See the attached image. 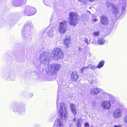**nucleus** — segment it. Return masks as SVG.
<instances>
[{"mask_svg": "<svg viewBox=\"0 0 127 127\" xmlns=\"http://www.w3.org/2000/svg\"><path fill=\"white\" fill-rule=\"evenodd\" d=\"M25 0H13L12 3L15 6H20L23 4Z\"/></svg>", "mask_w": 127, "mask_h": 127, "instance_id": "15", "label": "nucleus"}, {"mask_svg": "<svg viewBox=\"0 0 127 127\" xmlns=\"http://www.w3.org/2000/svg\"><path fill=\"white\" fill-rule=\"evenodd\" d=\"M25 112V107L21 105L20 107V111L18 113L21 114L22 115H24Z\"/></svg>", "mask_w": 127, "mask_h": 127, "instance_id": "22", "label": "nucleus"}, {"mask_svg": "<svg viewBox=\"0 0 127 127\" xmlns=\"http://www.w3.org/2000/svg\"><path fill=\"white\" fill-rule=\"evenodd\" d=\"M67 22L65 21H62L60 23L58 29V32L61 34L64 33L67 30Z\"/></svg>", "mask_w": 127, "mask_h": 127, "instance_id": "9", "label": "nucleus"}, {"mask_svg": "<svg viewBox=\"0 0 127 127\" xmlns=\"http://www.w3.org/2000/svg\"><path fill=\"white\" fill-rule=\"evenodd\" d=\"M32 25L27 23L24 26L22 31V36L25 41H30L32 39Z\"/></svg>", "mask_w": 127, "mask_h": 127, "instance_id": "3", "label": "nucleus"}, {"mask_svg": "<svg viewBox=\"0 0 127 127\" xmlns=\"http://www.w3.org/2000/svg\"><path fill=\"white\" fill-rule=\"evenodd\" d=\"M53 127H64L62 120L60 119L56 120Z\"/></svg>", "mask_w": 127, "mask_h": 127, "instance_id": "17", "label": "nucleus"}, {"mask_svg": "<svg viewBox=\"0 0 127 127\" xmlns=\"http://www.w3.org/2000/svg\"><path fill=\"white\" fill-rule=\"evenodd\" d=\"M104 64V61L102 60L100 61L96 67L97 68L100 69L102 68Z\"/></svg>", "mask_w": 127, "mask_h": 127, "instance_id": "23", "label": "nucleus"}, {"mask_svg": "<svg viewBox=\"0 0 127 127\" xmlns=\"http://www.w3.org/2000/svg\"><path fill=\"white\" fill-rule=\"evenodd\" d=\"M47 80L48 81H51V80H52V79H47Z\"/></svg>", "mask_w": 127, "mask_h": 127, "instance_id": "41", "label": "nucleus"}, {"mask_svg": "<svg viewBox=\"0 0 127 127\" xmlns=\"http://www.w3.org/2000/svg\"><path fill=\"white\" fill-rule=\"evenodd\" d=\"M37 70L39 71L40 69V65L39 64H35Z\"/></svg>", "mask_w": 127, "mask_h": 127, "instance_id": "31", "label": "nucleus"}, {"mask_svg": "<svg viewBox=\"0 0 127 127\" xmlns=\"http://www.w3.org/2000/svg\"><path fill=\"white\" fill-rule=\"evenodd\" d=\"M70 107L73 114L76 115L77 114V111L76 109V106L74 104H70Z\"/></svg>", "mask_w": 127, "mask_h": 127, "instance_id": "21", "label": "nucleus"}, {"mask_svg": "<svg viewBox=\"0 0 127 127\" xmlns=\"http://www.w3.org/2000/svg\"><path fill=\"white\" fill-rule=\"evenodd\" d=\"M111 103L109 101L104 100L101 103V106L105 110H109L111 106Z\"/></svg>", "mask_w": 127, "mask_h": 127, "instance_id": "11", "label": "nucleus"}, {"mask_svg": "<svg viewBox=\"0 0 127 127\" xmlns=\"http://www.w3.org/2000/svg\"><path fill=\"white\" fill-rule=\"evenodd\" d=\"M68 22L70 26H75L78 23V17L79 15L78 14L75 12H71L68 15Z\"/></svg>", "mask_w": 127, "mask_h": 127, "instance_id": "5", "label": "nucleus"}, {"mask_svg": "<svg viewBox=\"0 0 127 127\" xmlns=\"http://www.w3.org/2000/svg\"><path fill=\"white\" fill-rule=\"evenodd\" d=\"M108 93H107L106 92H102V94L104 95V96L107 97L108 95Z\"/></svg>", "mask_w": 127, "mask_h": 127, "instance_id": "33", "label": "nucleus"}, {"mask_svg": "<svg viewBox=\"0 0 127 127\" xmlns=\"http://www.w3.org/2000/svg\"><path fill=\"white\" fill-rule=\"evenodd\" d=\"M88 68V65L87 66H84V67L82 68L81 69V71L82 73L84 70L87 69Z\"/></svg>", "mask_w": 127, "mask_h": 127, "instance_id": "30", "label": "nucleus"}, {"mask_svg": "<svg viewBox=\"0 0 127 127\" xmlns=\"http://www.w3.org/2000/svg\"><path fill=\"white\" fill-rule=\"evenodd\" d=\"M98 43L100 44L103 45L105 43V40L102 38H99L97 40Z\"/></svg>", "mask_w": 127, "mask_h": 127, "instance_id": "24", "label": "nucleus"}, {"mask_svg": "<svg viewBox=\"0 0 127 127\" xmlns=\"http://www.w3.org/2000/svg\"><path fill=\"white\" fill-rule=\"evenodd\" d=\"M99 31H95L93 32V35L94 36L97 37L99 35Z\"/></svg>", "mask_w": 127, "mask_h": 127, "instance_id": "28", "label": "nucleus"}, {"mask_svg": "<svg viewBox=\"0 0 127 127\" xmlns=\"http://www.w3.org/2000/svg\"><path fill=\"white\" fill-rule=\"evenodd\" d=\"M122 116L121 110L119 109H116L113 113V116L115 118H118L121 117Z\"/></svg>", "mask_w": 127, "mask_h": 127, "instance_id": "13", "label": "nucleus"}, {"mask_svg": "<svg viewBox=\"0 0 127 127\" xmlns=\"http://www.w3.org/2000/svg\"><path fill=\"white\" fill-rule=\"evenodd\" d=\"M3 78L7 81H14L16 79L15 74L13 72L8 73Z\"/></svg>", "mask_w": 127, "mask_h": 127, "instance_id": "10", "label": "nucleus"}, {"mask_svg": "<svg viewBox=\"0 0 127 127\" xmlns=\"http://www.w3.org/2000/svg\"><path fill=\"white\" fill-rule=\"evenodd\" d=\"M121 9L117 7L116 5L112 4L111 5V11L113 14L116 17L120 15L121 14L125 13L126 10V2L125 0H122L120 2Z\"/></svg>", "mask_w": 127, "mask_h": 127, "instance_id": "2", "label": "nucleus"}, {"mask_svg": "<svg viewBox=\"0 0 127 127\" xmlns=\"http://www.w3.org/2000/svg\"><path fill=\"white\" fill-rule=\"evenodd\" d=\"M102 91V89L99 88H93L91 90V94L94 95H96Z\"/></svg>", "mask_w": 127, "mask_h": 127, "instance_id": "16", "label": "nucleus"}, {"mask_svg": "<svg viewBox=\"0 0 127 127\" xmlns=\"http://www.w3.org/2000/svg\"><path fill=\"white\" fill-rule=\"evenodd\" d=\"M75 119H76L75 118V117L74 118L73 120V121H75Z\"/></svg>", "mask_w": 127, "mask_h": 127, "instance_id": "40", "label": "nucleus"}, {"mask_svg": "<svg viewBox=\"0 0 127 127\" xmlns=\"http://www.w3.org/2000/svg\"><path fill=\"white\" fill-rule=\"evenodd\" d=\"M44 32H46L48 34V37L50 38H52L53 37L54 29L50 26H49L47 27Z\"/></svg>", "mask_w": 127, "mask_h": 127, "instance_id": "12", "label": "nucleus"}, {"mask_svg": "<svg viewBox=\"0 0 127 127\" xmlns=\"http://www.w3.org/2000/svg\"><path fill=\"white\" fill-rule=\"evenodd\" d=\"M64 54L62 50L60 48L54 49L51 53V57L54 60L58 61L63 58Z\"/></svg>", "mask_w": 127, "mask_h": 127, "instance_id": "6", "label": "nucleus"}, {"mask_svg": "<svg viewBox=\"0 0 127 127\" xmlns=\"http://www.w3.org/2000/svg\"><path fill=\"white\" fill-rule=\"evenodd\" d=\"M79 1L81 2V3L85 5L87 3V2L86 0H78Z\"/></svg>", "mask_w": 127, "mask_h": 127, "instance_id": "32", "label": "nucleus"}, {"mask_svg": "<svg viewBox=\"0 0 127 127\" xmlns=\"http://www.w3.org/2000/svg\"><path fill=\"white\" fill-rule=\"evenodd\" d=\"M84 41L87 44H89V43L88 41V40L87 38H84Z\"/></svg>", "mask_w": 127, "mask_h": 127, "instance_id": "35", "label": "nucleus"}, {"mask_svg": "<svg viewBox=\"0 0 127 127\" xmlns=\"http://www.w3.org/2000/svg\"><path fill=\"white\" fill-rule=\"evenodd\" d=\"M93 16V17H94H94H95V15Z\"/></svg>", "mask_w": 127, "mask_h": 127, "instance_id": "42", "label": "nucleus"}, {"mask_svg": "<svg viewBox=\"0 0 127 127\" xmlns=\"http://www.w3.org/2000/svg\"><path fill=\"white\" fill-rule=\"evenodd\" d=\"M114 127H121V126L119 125L118 126L115 125L114 126Z\"/></svg>", "mask_w": 127, "mask_h": 127, "instance_id": "38", "label": "nucleus"}, {"mask_svg": "<svg viewBox=\"0 0 127 127\" xmlns=\"http://www.w3.org/2000/svg\"><path fill=\"white\" fill-rule=\"evenodd\" d=\"M40 61L41 63L45 65H48L50 61L49 54L47 52H44L40 56Z\"/></svg>", "mask_w": 127, "mask_h": 127, "instance_id": "7", "label": "nucleus"}, {"mask_svg": "<svg viewBox=\"0 0 127 127\" xmlns=\"http://www.w3.org/2000/svg\"><path fill=\"white\" fill-rule=\"evenodd\" d=\"M108 95L107 97H108V98L110 99L109 101H110V99L113 100L114 99V96L111 94H108Z\"/></svg>", "mask_w": 127, "mask_h": 127, "instance_id": "29", "label": "nucleus"}, {"mask_svg": "<svg viewBox=\"0 0 127 127\" xmlns=\"http://www.w3.org/2000/svg\"><path fill=\"white\" fill-rule=\"evenodd\" d=\"M88 17V15L86 14H83L82 16V18L84 19L86 17Z\"/></svg>", "mask_w": 127, "mask_h": 127, "instance_id": "34", "label": "nucleus"}, {"mask_svg": "<svg viewBox=\"0 0 127 127\" xmlns=\"http://www.w3.org/2000/svg\"><path fill=\"white\" fill-rule=\"evenodd\" d=\"M66 83L64 81L63 82L59 81L58 88V90L56 100L57 108L59 109L58 112L59 114V116L60 118L63 120H65L67 116V108L66 105L63 102H61L64 99L63 95L61 92V85L62 86L65 85Z\"/></svg>", "mask_w": 127, "mask_h": 127, "instance_id": "1", "label": "nucleus"}, {"mask_svg": "<svg viewBox=\"0 0 127 127\" xmlns=\"http://www.w3.org/2000/svg\"><path fill=\"white\" fill-rule=\"evenodd\" d=\"M101 22L102 24L104 25L107 24L108 23V21L107 17L104 16H102L100 18Z\"/></svg>", "mask_w": 127, "mask_h": 127, "instance_id": "18", "label": "nucleus"}, {"mask_svg": "<svg viewBox=\"0 0 127 127\" xmlns=\"http://www.w3.org/2000/svg\"><path fill=\"white\" fill-rule=\"evenodd\" d=\"M61 67L60 64H53L49 66L48 68L46 69V72L49 75L56 74L59 71Z\"/></svg>", "mask_w": 127, "mask_h": 127, "instance_id": "4", "label": "nucleus"}, {"mask_svg": "<svg viewBox=\"0 0 127 127\" xmlns=\"http://www.w3.org/2000/svg\"><path fill=\"white\" fill-rule=\"evenodd\" d=\"M71 79L76 81L78 80L79 76L77 74V72L74 71L72 72L71 75Z\"/></svg>", "mask_w": 127, "mask_h": 127, "instance_id": "19", "label": "nucleus"}, {"mask_svg": "<svg viewBox=\"0 0 127 127\" xmlns=\"http://www.w3.org/2000/svg\"><path fill=\"white\" fill-rule=\"evenodd\" d=\"M89 125L88 123H86L84 124V126L86 127H88Z\"/></svg>", "mask_w": 127, "mask_h": 127, "instance_id": "36", "label": "nucleus"}, {"mask_svg": "<svg viewBox=\"0 0 127 127\" xmlns=\"http://www.w3.org/2000/svg\"><path fill=\"white\" fill-rule=\"evenodd\" d=\"M92 19V21L94 22H96L97 21V19Z\"/></svg>", "mask_w": 127, "mask_h": 127, "instance_id": "37", "label": "nucleus"}, {"mask_svg": "<svg viewBox=\"0 0 127 127\" xmlns=\"http://www.w3.org/2000/svg\"><path fill=\"white\" fill-rule=\"evenodd\" d=\"M51 0H44V4L47 6L50 5L51 3Z\"/></svg>", "mask_w": 127, "mask_h": 127, "instance_id": "27", "label": "nucleus"}, {"mask_svg": "<svg viewBox=\"0 0 127 127\" xmlns=\"http://www.w3.org/2000/svg\"><path fill=\"white\" fill-rule=\"evenodd\" d=\"M88 67L89 68L93 70H95L97 68L96 66L91 64H89L88 65Z\"/></svg>", "mask_w": 127, "mask_h": 127, "instance_id": "25", "label": "nucleus"}, {"mask_svg": "<svg viewBox=\"0 0 127 127\" xmlns=\"http://www.w3.org/2000/svg\"><path fill=\"white\" fill-rule=\"evenodd\" d=\"M33 95V94L32 93H30V94H29V96L30 97H31Z\"/></svg>", "mask_w": 127, "mask_h": 127, "instance_id": "39", "label": "nucleus"}, {"mask_svg": "<svg viewBox=\"0 0 127 127\" xmlns=\"http://www.w3.org/2000/svg\"><path fill=\"white\" fill-rule=\"evenodd\" d=\"M63 41L65 45L67 48L70 47L71 42L70 37L69 36H65L64 38Z\"/></svg>", "mask_w": 127, "mask_h": 127, "instance_id": "14", "label": "nucleus"}, {"mask_svg": "<svg viewBox=\"0 0 127 127\" xmlns=\"http://www.w3.org/2000/svg\"><path fill=\"white\" fill-rule=\"evenodd\" d=\"M36 12V10L34 7L29 5L26 7L24 12L25 15L27 16L33 15Z\"/></svg>", "mask_w": 127, "mask_h": 127, "instance_id": "8", "label": "nucleus"}, {"mask_svg": "<svg viewBox=\"0 0 127 127\" xmlns=\"http://www.w3.org/2000/svg\"><path fill=\"white\" fill-rule=\"evenodd\" d=\"M21 105L17 104L14 105L12 108L13 111L15 112L18 113L20 111Z\"/></svg>", "mask_w": 127, "mask_h": 127, "instance_id": "20", "label": "nucleus"}, {"mask_svg": "<svg viewBox=\"0 0 127 127\" xmlns=\"http://www.w3.org/2000/svg\"><path fill=\"white\" fill-rule=\"evenodd\" d=\"M77 127H80L82 125L81 120V119H78L76 122Z\"/></svg>", "mask_w": 127, "mask_h": 127, "instance_id": "26", "label": "nucleus"}]
</instances>
